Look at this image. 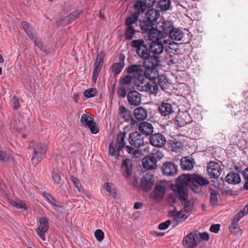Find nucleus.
<instances>
[{
    "label": "nucleus",
    "instance_id": "nucleus-1",
    "mask_svg": "<svg viewBox=\"0 0 248 248\" xmlns=\"http://www.w3.org/2000/svg\"><path fill=\"white\" fill-rule=\"evenodd\" d=\"M209 184V181L202 176L197 174H184L178 177L176 182V195L183 204L185 207L190 205L188 200V188L190 186L196 193L201 190V186H207Z\"/></svg>",
    "mask_w": 248,
    "mask_h": 248
},
{
    "label": "nucleus",
    "instance_id": "nucleus-2",
    "mask_svg": "<svg viewBox=\"0 0 248 248\" xmlns=\"http://www.w3.org/2000/svg\"><path fill=\"white\" fill-rule=\"evenodd\" d=\"M143 73L133 74V80L138 90L140 91L149 92L150 93L156 94L158 92V86L156 82L151 80L145 83L144 75Z\"/></svg>",
    "mask_w": 248,
    "mask_h": 248
},
{
    "label": "nucleus",
    "instance_id": "nucleus-3",
    "mask_svg": "<svg viewBox=\"0 0 248 248\" xmlns=\"http://www.w3.org/2000/svg\"><path fill=\"white\" fill-rule=\"evenodd\" d=\"M125 137V132H120L117 135L116 141H112L109 144L108 151L110 155L116 158H118L119 152L126 146Z\"/></svg>",
    "mask_w": 248,
    "mask_h": 248
},
{
    "label": "nucleus",
    "instance_id": "nucleus-4",
    "mask_svg": "<svg viewBox=\"0 0 248 248\" xmlns=\"http://www.w3.org/2000/svg\"><path fill=\"white\" fill-rule=\"evenodd\" d=\"M131 45L132 47L136 48L137 54L140 57L144 59V61L150 55V50H149L147 45L143 39L133 40Z\"/></svg>",
    "mask_w": 248,
    "mask_h": 248
},
{
    "label": "nucleus",
    "instance_id": "nucleus-5",
    "mask_svg": "<svg viewBox=\"0 0 248 248\" xmlns=\"http://www.w3.org/2000/svg\"><path fill=\"white\" fill-rule=\"evenodd\" d=\"M46 151V146L45 144L39 143L34 144L33 152L31 158V161L34 165H37L41 161L45 156Z\"/></svg>",
    "mask_w": 248,
    "mask_h": 248
},
{
    "label": "nucleus",
    "instance_id": "nucleus-6",
    "mask_svg": "<svg viewBox=\"0 0 248 248\" xmlns=\"http://www.w3.org/2000/svg\"><path fill=\"white\" fill-rule=\"evenodd\" d=\"M80 123L85 127H88L92 134H95L99 132V128L92 115L89 113L83 114L80 119Z\"/></svg>",
    "mask_w": 248,
    "mask_h": 248
},
{
    "label": "nucleus",
    "instance_id": "nucleus-7",
    "mask_svg": "<svg viewBox=\"0 0 248 248\" xmlns=\"http://www.w3.org/2000/svg\"><path fill=\"white\" fill-rule=\"evenodd\" d=\"M166 185L165 182L157 183L153 191L150 194V198L156 201L162 199L166 192Z\"/></svg>",
    "mask_w": 248,
    "mask_h": 248
},
{
    "label": "nucleus",
    "instance_id": "nucleus-8",
    "mask_svg": "<svg viewBox=\"0 0 248 248\" xmlns=\"http://www.w3.org/2000/svg\"><path fill=\"white\" fill-rule=\"evenodd\" d=\"M154 184V176L152 173H147L143 175L140 180V188L144 191H148Z\"/></svg>",
    "mask_w": 248,
    "mask_h": 248
},
{
    "label": "nucleus",
    "instance_id": "nucleus-9",
    "mask_svg": "<svg viewBox=\"0 0 248 248\" xmlns=\"http://www.w3.org/2000/svg\"><path fill=\"white\" fill-rule=\"evenodd\" d=\"M169 41L165 39L158 41H152L149 46L150 52L155 55L162 53L164 49V45L169 44Z\"/></svg>",
    "mask_w": 248,
    "mask_h": 248
},
{
    "label": "nucleus",
    "instance_id": "nucleus-10",
    "mask_svg": "<svg viewBox=\"0 0 248 248\" xmlns=\"http://www.w3.org/2000/svg\"><path fill=\"white\" fill-rule=\"evenodd\" d=\"M207 171L210 177L217 178L220 176L222 169L218 163L213 161L208 163L207 166Z\"/></svg>",
    "mask_w": 248,
    "mask_h": 248
},
{
    "label": "nucleus",
    "instance_id": "nucleus-11",
    "mask_svg": "<svg viewBox=\"0 0 248 248\" xmlns=\"http://www.w3.org/2000/svg\"><path fill=\"white\" fill-rule=\"evenodd\" d=\"M194 231L186 236L183 240V245L186 248H195L199 244L196 238Z\"/></svg>",
    "mask_w": 248,
    "mask_h": 248
},
{
    "label": "nucleus",
    "instance_id": "nucleus-12",
    "mask_svg": "<svg viewBox=\"0 0 248 248\" xmlns=\"http://www.w3.org/2000/svg\"><path fill=\"white\" fill-rule=\"evenodd\" d=\"M128 141L130 144L135 148H138L144 144L143 137L138 132L130 133Z\"/></svg>",
    "mask_w": 248,
    "mask_h": 248
},
{
    "label": "nucleus",
    "instance_id": "nucleus-13",
    "mask_svg": "<svg viewBox=\"0 0 248 248\" xmlns=\"http://www.w3.org/2000/svg\"><path fill=\"white\" fill-rule=\"evenodd\" d=\"M162 170L164 175L174 176L177 173V166L171 162H167L163 164Z\"/></svg>",
    "mask_w": 248,
    "mask_h": 248
},
{
    "label": "nucleus",
    "instance_id": "nucleus-14",
    "mask_svg": "<svg viewBox=\"0 0 248 248\" xmlns=\"http://www.w3.org/2000/svg\"><path fill=\"white\" fill-rule=\"evenodd\" d=\"M39 224L37 229L38 235L43 240H45V233L47 232L49 226L47 218L41 217L39 219Z\"/></svg>",
    "mask_w": 248,
    "mask_h": 248
},
{
    "label": "nucleus",
    "instance_id": "nucleus-15",
    "mask_svg": "<svg viewBox=\"0 0 248 248\" xmlns=\"http://www.w3.org/2000/svg\"><path fill=\"white\" fill-rule=\"evenodd\" d=\"M150 142L154 146L162 147L166 142L165 137L160 133H155L150 137Z\"/></svg>",
    "mask_w": 248,
    "mask_h": 248
},
{
    "label": "nucleus",
    "instance_id": "nucleus-16",
    "mask_svg": "<svg viewBox=\"0 0 248 248\" xmlns=\"http://www.w3.org/2000/svg\"><path fill=\"white\" fill-rule=\"evenodd\" d=\"M128 103L134 106H137L141 102V95L136 91H130L127 94Z\"/></svg>",
    "mask_w": 248,
    "mask_h": 248
},
{
    "label": "nucleus",
    "instance_id": "nucleus-17",
    "mask_svg": "<svg viewBox=\"0 0 248 248\" xmlns=\"http://www.w3.org/2000/svg\"><path fill=\"white\" fill-rule=\"evenodd\" d=\"M148 34L149 39L152 41H158L166 39L165 34H163L160 30L155 28H153L150 30Z\"/></svg>",
    "mask_w": 248,
    "mask_h": 248
},
{
    "label": "nucleus",
    "instance_id": "nucleus-18",
    "mask_svg": "<svg viewBox=\"0 0 248 248\" xmlns=\"http://www.w3.org/2000/svg\"><path fill=\"white\" fill-rule=\"evenodd\" d=\"M183 206H184V204H182ZM188 207H184V210H181L179 212L174 213L172 215L173 217V219L174 221L177 223H180L183 222L187 217H188V213L189 212V210L187 209Z\"/></svg>",
    "mask_w": 248,
    "mask_h": 248
},
{
    "label": "nucleus",
    "instance_id": "nucleus-19",
    "mask_svg": "<svg viewBox=\"0 0 248 248\" xmlns=\"http://www.w3.org/2000/svg\"><path fill=\"white\" fill-rule=\"evenodd\" d=\"M139 130L143 135L150 136L154 132V127L151 123L142 122L139 125Z\"/></svg>",
    "mask_w": 248,
    "mask_h": 248
},
{
    "label": "nucleus",
    "instance_id": "nucleus-20",
    "mask_svg": "<svg viewBox=\"0 0 248 248\" xmlns=\"http://www.w3.org/2000/svg\"><path fill=\"white\" fill-rule=\"evenodd\" d=\"M142 163L143 168L147 170H153L157 167L156 160L153 157H151L150 155L144 157L142 159Z\"/></svg>",
    "mask_w": 248,
    "mask_h": 248
},
{
    "label": "nucleus",
    "instance_id": "nucleus-21",
    "mask_svg": "<svg viewBox=\"0 0 248 248\" xmlns=\"http://www.w3.org/2000/svg\"><path fill=\"white\" fill-rule=\"evenodd\" d=\"M158 27L160 30H162L165 36L170 34L171 30L174 28L173 23L171 21H164L158 23Z\"/></svg>",
    "mask_w": 248,
    "mask_h": 248
},
{
    "label": "nucleus",
    "instance_id": "nucleus-22",
    "mask_svg": "<svg viewBox=\"0 0 248 248\" xmlns=\"http://www.w3.org/2000/svg\"><path fill=\"white\" fill-rule=\"evenodd\" d=\"M122 169L125 177L127 178L130 177L132 175L133 170L132 162L129 159L126 158L123 161Z\"/></svg>",
    "mask_w": 248,
    "mask_h": 248
},
{
    "label": "nucleus",
    "instance_id": "nucleus-23",
    "mask_svg": "<svg viewBox=\"0 0 248 248\" xmlns=\"http://www.w3.org/2000/svg\"><path fill=\"white\" fill-rule=\"evenodd\" d=\"M248 213L245 210L244 212V208L239 212H238L233 217L232 221L231 226L229 227L230 232H232V231L237 228V222L245 215H247Z\"/></svg>",
    "mask_w": 248,
    "mask_h": 248
},
{
    "label": "nucleus",
    "instance_id": "nucleus-24",
    "mask_svg": "<svg viewBox=\"0 0 248 248\" xmlns=\"http://www.w3.org/2000/svg\"><path fill=\"white\" fill-rule=\"evenodd\" d=\"M158 111L164 116H168L173 112L172 106L168 103H161L158 108Z\"/></svg>",
    "mask_w": 248,
    "mask_h": 248
},
{
    "label": "nucleus",
    "instance_id": "nucleus-25",
    "mask_svg": "<svg viewBox=\"0 0 248 248\" xmlns=\"http://www.w3.org/2000/svg\"><path fill=\"white\" fill-rule=\"evenodd\" d=\"M153 81L156 82L157 86H159L163 90L168 89L170 86V83L167 78L163 75L159 76L157 78H155Z\"/></svg>",
    "mask_w": 248,
    "mask_h": 248
},
{
    "label": "nucleus",
    "instance_id": "nucleus-26",
    "mask_svg": "<svg viewBox=\"0 0 248 248\" xmlns=\"http://www.w3.org/2000/svg\"><path fill=\"white\" fill-rule=\"evenodd\" d=\"M134 114L136 120L142 121L147 118V111L143 107H139L134 109Z\"/></svg>",
    "mask_w": 248,
    "mask_h": 248
},
{
    "label": "nucleus",
    "instance_id": "nucleus-27",
    "mask_svg": "<svg viewBox=\"0 0 248 248\" xmlns=\"http://www.w3.org/2000/svg\"><path fill=\"white\" fill-rule=\"evenodd\" d=\"M146 16L147 20L155 24L160 16V12L155 9H149L146 14Z\"/></svg>",
    "mask_w": 248,
    "mask_h": 248
},
{
    "label": "nucleus",
    "instance_id": "nucleus-28",
    "mask_svg": "<svg viewBox=\"0 0 248 248\" xmlns=\"http://www.w3.org/2000/svg\"><path fill=\"white\" fill-rule=\"evenodd\" d=\"M225 181L229 184L235 185L240 183L241 178L237 173H229L226 176Z\"/></svg>",
    "mask_w": 248,
    "mask_h": 248
},
{
    "label": "nucleus",
    "instance_id": "nucleus-29",
    "mask_svg": "<svg viewBox=\"0 0 248 248\" xmlns=\"http://www.w3.org/2000/svg\"><path fill=\"white\" fill-rule=\"evenodd\" d=\"M118 113L121 117L126 121H129L132 116L131 112L124 106L119 107Z\"/></svg>",
    "mask_w": 248,
    "mask_h": 248
},
{
    "label": "nucleus",
    "instance_id": "nucleus-30",
    "mask_svg": "<svg viewBox=\"0 0 248 248\" xmlns=\"http://www.w3.org/2000/svg\"><path fill=\"white\" fill-rule=\"evenodd\" d=\"M169 36L172 40L180 41L183 37L184 33L179 29L174 28L170 31Z\"/></svg>",
    "mask_w": 248,
    "mask_h": 248
},
{
    "label": "nucleus",
    "instance_id": "nucleus-31",
    "mask_svg": "<svg viewBox=\"0 0 248 248\" xmlns=\"http://www.w3.org/2000/svg\"><path fill=\"white\" fill-rule=\"evenodd\" d=\"M159 62V58L158 57L155 55H149L147 58V59L144 61V64L147 65L146 63L148 62L150 66L155 68L158 66Z\"/></svg>",
    "mask_w": 248,
    "mask_h": 248
},
{
    "label": "nucleus",
    "instance_id": "nucleus-32",
    "mask_svg": "<svg viewBox=\"0 0 248 248\" xmlns=\"http://www.w3.org/2000/svg\"><path fill=\"white\" fill-rule=\"evenodd\" d=\"M154 25V23L146 19L140 22V26L142 32L145 33L148 32L150 30L152 29Z\"/></svg>",
    "mask_w": 248,
    "mask_h": 248
},
{
    "label": "nucleus",
    "instance_id": "nucleus-33",
    "mask_svg": "<svg viewBox=\"0 0 248 248\" xmlns=\"http://www.w3.org/2000/svg\"><path fill=\"white\" fill-rule=\"evenodd\" d=\"M145 66L146 67L144 71H143V74L146 78L152 79H153L154 80L155 77V69L154 67L150 66L149 65L144 64Z\"/></svg>",
    "mask_w": 248,
    "mask_h": 248
},
{
    "label": "nucleus",
    "instance_id": "nucleus-34",
    "mask_svg": "<svg viewBox=\"0 0 248 248\" xmlns=\"http://www.w3.org/2000/svg\"><path fill=\"white\" fill-rule=\"evenodd\" d=\"M139 17V14L135 13L129 16L125 21L126 26L135 27L137 26L136 22Z\"/></svg>",
    "mask_w": 248,
    "mask_h": 248
},
{
    "label": "nucleus",
    "instance_id": "nucleus-35",
    "mask_svg": "<svg viewBox=\"0 0 248 248\" xmlns=\"http://www.w3.org/2000/svg\"><path fill=\"white\" fill-rule=\"evenodd\" d=\"M126 72L128 74H135L137 73H139L140 72L143 73V69L141 65L139 64H133L130 65L126 68Z\"/></svg>",
    "mask_w": 248,
    "mask_h": 248
},
{
    "label": "nucleus",
    "instance_id": "nucleus-36",
    "mask_svg": "<svg viewBox=\"0 0 248 248\" xmlns=\"http://www.w3.org/2000/svg\"><path fill=\"white\" fill-rule=\"evenodd\" d=\"M136 32L134 27L126 26L124 33L125 39L126 40H131Z\"/></svg>",
    "mask_w": 248,
    "mask_h": 248
},
{
    "label": "nucleus",
    "instance_id": "nucleus-37",
    "mask_svg": "<svg viewBox=\"0 0 248 248\" xmlns=\"http://www.w3.org/2000/svg\"><path fill=\"white\" fill-rule=\"evenodd\" d=\"M181 166L183 169L191 170L194 167L193 163L188 158H184L181 159Z\"/></svg>",
    "mask_w": 248,
    "mask_h": 248
},
{
    "label": "nucleus",
    "instance_id": "nucleus-38",
    "mask_svg": "<svg viewBox=\"0 0 248 248\" xmlns=\"http://www.w3.org/2000/svg\"><path fill=\"white\" fill-rule=\"evenodd\" d=\"M22 26L27 34L28 35L30 38L34 39L35 33L32 29L30 27L28 23L25 21L22 22Z\"/></svg>",
    "mask_w": 248,
    "mask_h": 248
},
{
    "label": "nucleus",
    "instance_id": "nucleus-39",
    "mask_svg": "<svg viewBox=\"0 0 248 248\" xmlns=\"http://www.w3.org/2000/svg\"><path fill=\"white\" fill-rule=\"evenodd\" d=\"M195 233L196 238H197L198 240L199 244L200 243L201 241L202 240L207 241L209 240L210 236L208 233L206 232H204L202 233L198 231H194Z\"/></svg>",
    "mask_w": 248,
    "mask_h": 248
},
{
    "label": "nucleus",
    "instance_id": "nucleus-40",
    "mask_svg": "<svg viewBox=\"0 0 248 248\" xmlns=\"http://www.w3.org/2000/svg\"><path fill=\"white\" fill-rule=\"evenodd\" d=\"M134 7L136 11L139 13H142L145 10L147 6L143 1L138 0L135 3Z\"/></svg>",
    "mask_w": 248,
    "mask_h": 248
},
{
    "label": "nucleus",
    "instance_id": "nucleus-41",
    "mask_svg": "<svg viewBox=\"0 0 248 248\" xmlns=\"http://www.w3.org/2000/svg\"><path fill=\"white\" fill-rule=\"evenodd\" d=\"M124 62H120L115 63L113 64L112 65V72L115 74L117 75L121 73V72L122 71L123 68L124 67Z\"/></svg>",
    "mask_w": 248,
    "mask_h": 248
},
{
    "label": "nucleus",
    "instance_id": "nucleus-42",
    "mask_svg": "<svg viewBox=\"0 0 248 248\" xmlns=\"http://www.w3.org/2000/svg\"><path fill=\"white\" fill-rule=\"evenodd\" d=\"M71 179L74 186L78 189V192L83 193L84 192V188L81 185L79 180L73 175L71 176Z\"/></svg>",
    "mask_w": 248,
    "mask_h": 248
},
{
    "label": "nucleus",
    "instance_id": "nucleus-43",
    "mask_svg": "<svg viewBox=\"0 0 248 248\" xmlns=\"http://www.w3.org/2000/svg\"><path fill=\"white\" fill-rule=\"evenodd\" d=\"M170 3L171 0H160L158 5L161 10L166 11L170 7Z\"/></svg>",
    "mask_w": 248,
    "mask_h": 248
},
{
    "label": "nucleus",
    "instance_id": "nucleus-44",
    "mask_svg": "<svg viewBox=\"0 0 248 248\" xmlns=\"http://www.w3.org/2000/svg\"><path fill=\"white\" fill-rule=\"evenodd\" d=\"M104 53L103 52H100L97 55L96 61L94 63V66H97L102 67L103 62Z\"/></svg>",
    "mask_w": 248,
    "mask_h": 248
},
{
    "label": "nucleus",
    "instance_id": "nucleus-45",
    "mask_svg": "<svg viewBox=\"0 0 248 248\" xmlns=\"http://www.w3.org/2000/svg\"><path fill=\"white\" fill-rule=\"evenodd\" d=\"M96 93V89L95 88H92L85 90L83 94L87 98H91L95 96Z\"/></svg>",
    "mask_w": 248,
    "mask_h": 248
},
{
    "label": "nucleus",
    "instance_id": "nucleus-46",
    "mask_svg": "<svg viewBox=\"0 0 248 248\" xmlns=\"http://www.w3.org/2000/svg\"><path fill=\"white\" fill-rule=\"evenodd\" d=\"M125 148L126 151L128 153L134 155L136 157H139L140 155V151L139 149H134V148L128 145L126 146Z\"/></svg>",
    "mask_w": 248,
    "mask_h": 248
},
{
    "label": "nucleus",
    "instance_id": "nucleus-47",
    "mask_svg": "<svg viewBox=\"0 0 248 248\" xmlns=\"http://www.w3.org/2000/svg\"><path fill=\"white\" fill-rule=\"evenodd\" d=\"M150 156L153 157L154 159L156 160H159L163 157V155L161 151L158 149H154L153 152L151 153Z\"/></svg>",
    "mask_w": 248,
    "mask_h": 248
},
{
    "label": "nucleus",
    "instance_id": "nucleus-48",
    "mask_svg": "<svg viewBox=\"0 0 248 248\" xmlns=\"http://www.w3.org/2000/svg\"><path fill=\"white\" fill-rule=\"evenodd\" d=\"M218 202L217 193L214 190H212L210 193V203L212 205H216Z\"/></svg>",
    "mask_w": 248,
    "mask_h": 248
},
{
    "label": "nucleus",
    "instance_id": "nucleus-49",
    "mask_svg": "<svg viewBox=\"0 0 248 248\" xmlns=\"http://www.w3.org/2000/svg\"><path fill=\"white\" fill-rule=\"evenodd\" d=\"M103 188L111 195L115 193V190L111 183H105L103 186Z\"/></svg>",
    "mask_w": 248,
    "mask_h": 248
},
{
    "label": "nucleus",
    "instance_id": "nucleus-50",
    "mask_svg": "<svg viewBox=\"0 0 248 248\" xmlns=\"http://www.w3.org/2000/svg\"><path fill=\"white\" fill-rule=\"evenodd\" d=\"M133 79V77L130 75H126L121 79L120 83L122 85H127L131 83V80Z\"/></svg>",
    "mask_w": 248,
    "mask_h": 248
},
{
    "label": "nucleus",
    "instance_id": "nucleus-51",
    "mask_svg": "<svg viewBox=\"0 0 248 248\" xmlns=\"http://www.w3.org/2000/svg\"><path fill=\"white\" fill-rule=\"evenodd\" d=\"M52 176L54 184L59 185L61 183L62 179L61 178V176L58 172L54 171L52 173Z\"/></svg>",
    "mask_w": 248,
    "mask_h": 248
},
{
    "label": "nucleus",
    "instance_id": "nucleus-52",
    "mask_svg": "<svg viewBox=\"0 0 248 248\" xmlns=\"http://www.w3.org/2000/svg\"><path fill=\"white\" fill-rule=\"evenodd\" d=\"M104 232L100 229H97L94 232V236L98 241H101L104 238Z\"/></svg>",
    "mask_w": 248,
    "mask_h": 248
},
{
    "label": "nucleus",
    "instance_id": "nucleus-53",
    "mask_svg": "<svg viewBox=\"0 0 248 248\" xmlns=\"http://www.w3.org/2000/svg\"><path fill=\"white\" fill-rule=\"evenodd\" d=\"M186 117V116L183 115L177 118L176 122L178 125L182 127L185 125L189 122V121H186L184 120V117Z\"/></svg>",
    "mask_w": 248,
    "mask_h": 248
},
{
    "label": "nucleus",
    "instance_id": "nucleus-54",
    "mask_svg": "<svg viewBox=\"0 0 248 248\" xmlns=\"http://www.w3.org/2000/svg\"><path fill=\"white\" fill-rule=\"evenodd\" d=\"M34 43V45L37 46L40 50H44V46H43V43L41 41L39 40H37L35 34H34V39H31Z\"/></svg>",
    "mask_w": 248,
    "mask_h": 248
},
{
    "label": "nucleus",
    "instance_id": "nucleus-55",
    "mask_svg": "<svg viewBox=\"0 0 248 248\" xmlns=\"http://www.w3.org/2000/svg\"><path fill=\"white\" fill-rule=\"evenodd\" d=\"M82 11L79 10H76L69 15L73 21L78 18L80 15Z\"/></svg>",
    "mask_w": 248,
    "mask_h": 248
},
{
    "label": "nucleus",
    "instance_id": "nucleus-56",
    "mask_svg": "<svg viewBox=\"0 0 248 248\" xmlns=\"http://www.w3.org/2000/svg\"><path fill=\"white\" fill-rule=\"evenodd\" d=\"M11 103L14 109L17 110L19 108V102L18 98L14 96L12 99Z\"/></svg>",
    "mask_w": 248,
    "mask_h": 248
},
{
    "label": "nucleus",
    "instance_id": "nucleus-57",
    "mask_svg": "<svg viewBox=\"0 0 248 248\" xmlns=\"http://www.w3.org/2000/svg\"><path fill=\"white\" fill-rule=\"evenodd\" d=\"M10 159V156L8 155L6 152L0 150V160L7 161Z\"/></svg>",
    "mask_w": 248,
    "mask_h": 248
},
{
    "label": "nucleus",
    "instance_id": "nucleus-58",
    "mask_svg": "<svg viewBox=\"0 0 248 248\" xmlns=\"http://www.w3.org/2000/svg\"><path fill=\"white\" fill-rule=\"evenodd\" d=\"M16 208L17 209H20L22 210H28V207L23 202H14V204H13Z\"/></svg>",
    "mask_w": 248,
    "mask_h": 248
},
{
    "label": "nucleus",
    "instance_id": "nucleus-59",
    "mask_svg": "<svg viewBox=\"0 0 248 248\" xmlns=\"http://www.w3.org/2000/svg\"><path fill=\"white\" fill-rule=\"evenodd\" d=\"M171 223L170 220H168L166 221L160 223L158 226V229L160 230H164L167 229Z\"/></svg>",
    "mask_w": 248,
    "mask_h": 248
},
{
    "label": "nucleus",
    "instance_id": "nucleus-60",
    "mask_svg": "<svg viewBox=\"0 0 248 248\" xmlns=\"http://www.w3.org/2000/svg\"><path fill=\"white\" fill-rule=\"evenodd\" d=\"M46 198L47 199V201L48 202L53 205H56V204L57 203V201L53 198L49 194H46Z\"/></svg>",
    "mask_w": 248,
    "mask_h": 248
},
{
    "label": "nucleus",
    "instance_id": "nucleus-61",
    "mask_svg": "<svg viewBox=\"0 0 248 248\" xmlns=\"http://www.w3.org/2000/svg\"><path fill=\"white\" fill-rule=\"evenodd\" d=\"M119 96L124 98L126 95V91L124 87H121L119 88L117 92Z\"/></svg>",
    "mask_w": 248,
    "mask_h": 248
},
{
    "label": "nucleus",
    "instance_id": "nucleus-62",
    "mask_svg": "<svg viewBox=\"0 0 248 248\" xmlns=\"http://www.w3.org/2000/svg\"><path fill=\"white\" fill-rule=\"evenodd\" d=\"M220 225L219 224H213L210 228V231L214 233H217L220 230Z\"/></svg>",
    "mask_w": 248,
    "mask_h": 248
},
{
    "label": "nucleus",
    "instance_id": "nucleus-63",
    "mask_svg": "<svg viewBox=\"0 0 248 248\" xmlns=\"http://www.w3.org/2000/svg\"><path fill=\"white\" fill-rule=\"evenodd\" d=\"M73 20L70 17V16L68 15L67 16H65L62 19V26H65L66 25L72 22Z\"/></svg>",
    "mask_w": 248,
    "mask_h": 248
},
{
    "label": "nucleus",
    "instance_id": "nucleus-64",
    "mask_svg": "<svg viewBox=\"0 0 248 248\" xmlns=\"http://www.w3.org/2000/svg\"><path fill=\"white\" fill-rule=\"evenodd\" d=\"M54 209L55 210H58L60 212H62L64 211L63 206L59 204L58 202H57V203L56 204V205H54Z\"/></svg>",
    "mask_w": 248,
    "mask_h": 248
}]
</instances>
